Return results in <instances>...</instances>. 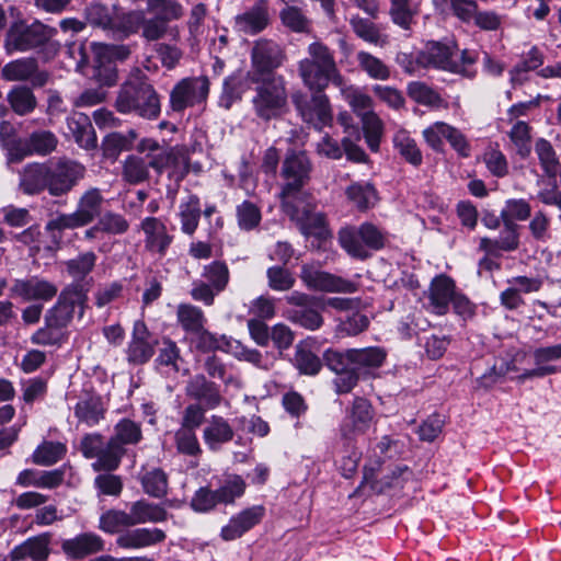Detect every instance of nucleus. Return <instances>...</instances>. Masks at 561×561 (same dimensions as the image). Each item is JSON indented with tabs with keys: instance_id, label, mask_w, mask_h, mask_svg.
<instances>
[{
	"instance_id": "4d7b16f0",
	"label": "nucleus",
	"mask_w": 561,
	"mask_h": 561,
	"mask_svg": "<svg viewBox=\"0 0 561 561\" xmlns=\"http://www.w3.org/2000/svg\"><path fill=\"white\" fill-rule=\"evenodd\" d=\"M66 445L59 442H44L34 450L32 462L38 466H51L66 454Z\"/></svg>"
},
{
	"instance_id": "ea45409f",
	"label": "nucleus",
	"mask_w": 561,
	"mask_h": 561,
	"mask_svg": "<svg viewBox=\"0 0 561 561\" xmlns=\"http://www.w3.org/2000/svg\"><path fill=\"white\" fill-rule=\"evenodd\" d=\"M421 0H391L390 15L394 24L409 30L420 12Z\"/></svg>"
},
{
	"instance_id": "cd10ccee",
	"label": "nucleus",
	"mask_w": 561,
	"mask_h": 561,
	"mask_svg": "<svg viewBox=\"0 0 561 561\" xmlns=\"http://www.w3.org/2000/svg\"><path fill=\"white\" fill-rule=\"evenodd\" d=\"M66 135L71 137L76 144L83 149H94L96 147V135L88 115L83 113H73L67 118Z\"/></svg>"
},
{
	"instance_id": "6e6552de",
	"label": "nucleus",
	"mask_w": 561,
	"mask_h": 561,
	"mask_svg": "<svg viewBox=\"0 0 561 561\" xmlns=\"http://www.w3.org/2000/svg\"><path fill=\"white\" fill-rule=\"evenodd\" d=\"M286 60L285 48L274 39L261 37L254 41L251 48V70L247 78L250 81L261 80L262 77L279 76L275 70Z\"/></svg>"
},
{
	"instance_id": "774afa93",
	"label": "nucleus",
	"mask_w": 561,
	"mask_h": 561,
	"mask_svg": "<svg viewBox=\"0 0 561 561\" xmlns=\"http://www.w3.org/2000/svg\"><path fill=\"white\" fill-rule=\"evenodd\" d=\"M508 136L515 146L517 153L522 158L528 157L531 151V136L529 125L524 121L514 122Z\"/></svg>"
},
{
	"instance_id": "a878e982",
	"label": "nucleus",
	"mask_w": 561,
	"mask_h": 561,
	"mask_svg": "<svg viewBox=\"0 0 561 561\" xmlns=\"http://www.w3.org/2000/svg\"><path fill=\"white\" fill-rule=\"evenodd\" d=\"M103 549V539L94 533H82L61 542L62 552L71 560H81Z\"/></svg>"
},
{
	"instance_id": "c9c22d12",
	"label": "nucleus",
	"mask_w": 561,
	"mask_h": 561,
	"mask_svg": "<svg viewBox=\"0 0 561 561\" xmlns=\"http://www.w3.org/2000/svg\"><path fill=\"white\" fill-rule=\"evenodd\" d=\"M129 512L134 526L146 523H161L168 518V512L162 505L146 500L134 502Z\"/></svg>"
},
{
	"instance_id": "f3484780",
	"label": "nucleus",
	"mask_w": 561,
	"mask_h": 561,
	"mask_svg": "<svg viewBox=\"0 0 561 561\" xmlns=\"http://www.w3.org/2000/svg\"><path fill=\"white\" fill-rule=\"evenodd\" d=\"M140 229L145 234V249L160 257L173 242V236L168 232L167 226L157 217H145L140 221Z\"/></svg>"
},
{
	"instance_id": "6e6d98bb",
	"label": "nucleus",
	"mask_w": 561,
	"mask_h": 561,
	"mask_svg": "<svg viewBox=\"0 0 561 561\" xmlns=\"http://www.w3.org/2000/svg\"><path fill=\"white\" fill-rule=\"evenodd\" d=\"M247 87L241 73H233L225 79L222 93L219 99V104L226 110H229L233 103L242 99Z\"/></svg>"
},
{
	"instance_id": "bb28decb",
	"label": "nucleus",
	"mask_w": 561,
	"mask_h": 561,
	"mask_svg": "<svg viewBox=\"0 0 561 561\" xmlns=\"http://www.w3.org/2000/svg\"><path fill=\"white\" fill-rule=\"evenodd\" d=\"M65 472L61 469L36 470L24 469L15 480V484L22 488H38L53 490L62 484Z\"/></svg>"
},
{
	"instance_id": "58836bf2",
	"label": "nucleus",
	"mask_w": 561,
	"mask_h": 561,
	"mask_svg": "<svg viewBox=\"0 0 561 561\" xmlns=\"http://www.w3.org/2000/svg\"><path fill=\"white\" fill-rule=\"evenodd\" d=\"M393 147L397 152L412 165H420L423 157L414 138L405 129L396 131L392 138Z\"/></svg>"
},
{
	"instance_id": "7ed1b4c3",
	"label": "nucleus",
	"mask_w": 561,
	"mask_h": 561,
	"mask_svg": "<svg viewBox=\"0 0 561 561\" xmlns=\"http://www.w3.org/2000/svg\"><path fill=\"white\" fill-rule=\"evenodd\" d=\"M115 107L122 114L135 113L147 119H156L161 111L159 95L141 77L131 78L122 85Z\"/></svg>"
},
{
	"instance_id": "4be33fe9",
	"label": "nucleus",
	"mask_w": 561,
	"mask_h": 561,
	"mask_svg": "<svg viewBox=\"0 0 561 561\" xmlns=\"http://www.w3.org/2000/svg\"><path fill=\"white\" fill-rule=\"evenodd\" d=\"M265 515V508L262 505L241 511L232 516L229 523L221 528L220 536L225 541H231L240 538L243 534L257 525Z\"/></svg>"
},
{
	"instance_id": "e433bc0d",
	"label": "nucleus",
	"mask_w": 561,
	"mask_h": 561,
	"mask_svg": "<svg viewBox=\"0 0 561 561\" xmlns=\"http://www.w3.org/2000/svg\"><path fill=\"white\" fill-rule=\"evenodd\" d=\"M409 98L417 104L432 108H447L445 100L434 89L421 81H412L407 85Z\"/></svg>"
},
{
	"instance_id": "bf43d9fd",
	"label": "nucleus",
	"mask_w": 561,
	"mask_h": 561,
	"mask_svg": "<svg viewBox=\"0 0 561 561\" xmlns=\"http://www.w3.org/2000/svg\"><path fill=\"white\" fill-rule=\"evenodd\" d=\"M178 321L181 327L190 333L199 332L205 322L203 311L193 305L181 304L176 311Z\"/></svg>"
},
{
	"instance_id": "603ef678",
	"label": "nucleus",
	"mask_w": 561,
	"mask_h": 561,
	"mask_svg": "<svg viewBox=\"0 0 561 561\" xmlns=\"http://www.w3.org/2000/svg\"><path fill=\"white\" fill-rule=\"evenodd\" d=\"M245 486V481L241 476L226 474L215 491L220 504H232L236 499L243 495Z\"/></svg>"
},
{
	"instance_id": "c85d7f7f",
	"label": "nucleus",
	"mask_w": 561,
	"mask_h": 561,
	"mask_svg": "<svg viewBox=\"0 0 561 561\" xmlns=\"http://www.w3.org/2000/svg\"><path fill=\"white\" fill-rule=\"evenodd\" d=\"M165 534L159 528H136L122 533L116 543L123 549H142L162 542Z\"/></svg>"
},
{
	"instance_id": "37998d69",
	"label": "nucleus",
	"mask_w": 561,
	"mask_h": 561,
	"mask_svg": "<svg viewBox=\"0 0 561 561\" xmlns=\"http://www.w3.org/2000/svg\"><path fill=\"white\" fill-rule=\"evenodd\" d=\"M285 317L293 322L306 330L316 331L319 330L323 324V317L316 304L310 305L307 308H293L286 311Z\"/></svg>"
},
{
	"instance_id": "aec40b11",
	"label": "nucleus",
	"mask_w": 561,
	"mask_h": 561,
	"mask_svg": "<svg viewBox=\"0 0 561 561\" xmlns=\"http://www.w3.org/2000/svg\"><path fill=\"white\" fill-rule=\"evenodd\" d=\"M374 419L370 403L364 398H355L351 413L341 427L342 436L353 439L357 435L366 433Z\"/></svg>"
},
{
	"instance_id": "f03ea898",
	"label": "nucleus",
	"mask_w": 561,
	"mask_h": 561,
	"mask_svg": "<svg viewBox=\"0 0 561 561\" xmlns=\"http://www.w3.org/2000/svg\"><path fill=\"white\" fill-rule=\"evenodd\" d=\"M308 57L298 61L297 70L304 85L311 92H323L329 83L337 87L343 79L333 51L321 42L308 46Z\"/></svg>"
},
{
	"instance_id": "20e7f679",
	"label": "nucleus",
	"mask_w": 561,
	"mask_h": 561,
	"mask_svg": "<svg viewBox=\"0 0 561 561\" xmlns=\"http://www.w3.org/2000/svg\"><path fill=\"white\" fill-rule=\"evenodd\" d=\"M255 84L252 106L255 115L263 121L280 117L288 110V89L284 76L262 77L251 81Z\"/></svg>"
},
{
	"instance_id": "c756f323",
	"label": "nucleus",
	"mask_w": 561,
	"mask_h": 561,
	"mask_svg": "<svg viewBox=\"0 0 561 561\" xmlns=\"http://www.w3.org/2000/svg\"><path fill=\"white\" fill-rule=\"evenodd\" d=\"M125 24L135 32L139 26L142 27V36L147 41H158L162 38L168 31V23L157 16L146 19L142 11L130 12L125 16Z\"/></svg>"
},
{
	"instance_id": "2f4dec72",
	"label": "nucleus",
	"mask_w": 561,
	"mask_h": 561,
	"mask_svg": "<svg viewBox=\"0 0 561 561\" xmlns=\"http://www.w3.org/2000/svg\"><path fill=\"white\" fill-rule=\"evenodd\" d=\"M104 202L105 198L98 187H90L81 194L76 211L85 226L101 216Z\"/></svg>"
},
{
	"instance_id": "5701e85b",
	"label": "nucleus",
	"mask_w": 561,
	"mask_h": 561,
	"mask_svg": "<svg viewBox=\"0 0 561 561\" xmlns=\"http://www.w3.org/2000/svg\"><path fill=\"white\" fill-rule=\"evenodd\" d=\"M185 393L208 410L216 409L222 400L218 386L207 380L204 375L191 378L185 387Z\"/></svg>"
},
{
	"instance_id": "9b49d317",
	"label": "nucleus",
	"mask_w": 561,
	"mask_h": 561,
	"mask_svg": "<svg viewBox=\"0 0 561 561\" xmlns=\"http://www.w3.org/2000/svg\"><path fill=\"white\" fill-rule=\"evenodd\" d=\"M306 197L293 201V209L283 207L284 211L297 222L300 232L305 237H314L324 240L330 231L327 226L325 216L314 211L310 204L305 203Z\"/></svg>"
},
{
	"instance_id": "f8f14e48",
	"label": "nucleus",
	"mask_w": 561,
	"mask_h": 561,
	"mask_svg": "<svg viewBox=\"0 0 561 561\" xmlns=\"http://www.w3.org/2000/svg\"><path fill=\"white\" fill-rule=\"evenodd\" d=\"M300 278L305 286L311 290L343 294H352L357 290V285L354 282L331 274L311 264L302 265Z\"/></svg>"
},
{
	"instance_id": "c03bdc74",
	"label": "nucleus",
	"mask_w": 561,
	"mask_h": 561,
	"mask_svg": "<svg viewBox=\"0 0 561 561\" xmlns=\"http://www.w3.org/2000/svg\"><path fill=\"white\" fill-rule=\"evenodd\" d=\"M356 60L359 69L373 80L386 81L391 76L390 68L380 58L368 51H357Z\"/></svg>"
},
{
	"instance_id": "69168bd1",
	"label": "nucleus",
	"mask_w": 561,
	"mask_h": 561,
	"mask_svg": "<svg viewBox=\"0 0 561 561\" xmlns=\"http://www.w3.org/2000/svg\"><path fill=\"white\" fill-rule=\"evenodd\" d=\"M112 438L123 447L136 445L142 438L140 425L129 419H123L114 426Z\"/></svg>"
},
{
	"instance_id": "4468645a",
	"label": "nucleus",
	"mask_w": 561,
	"mask_h": 561,
	"mask_svg": "<svg viewBox=\"0 0 561 561\" xmlns=\"http://www.w3.org/2000/svg\"><path fill=\"white\" fill-rule=\"evenodd\" d=\"M85 175V167L71 160L59 161L49 167L48 192L51 196L69 193Z\"/></svg>"
},
{
	"instance_id": "a18cd8bd",
	"label": "nucleus",
	"mask_w": 561,
	"mask_h": 561,
	"mask_svg": "<svg viewBox=\"0 0 561 561\" xmlns=\"http://www.w3.org/2000/svg\"><path fill=\"white\" fill-rule=\"evenodd\" d=\"M124 454L125 447L121 446L111 437L108 442L104 444L96 461L92 463V468L94 471H113L118 468Z\"/></svg>"
},
{
	"instance_id": "393cba45",
	"label": "nucleus",
	"mask_w": 561,
	"mask_h": 561,
	"mask_svg": "<svg viewBox=\"0 0 561 561\" xmlns=\"http://www.w3.org/2000/svg\"><path fill=\"white\" fill-rule=\"evenodd\" d=\"M519 247L518 225L503 221V228L497 238H481L479 248L490 255H500L501 252H512Z\"/></svg>"
},
{
	"instance_id": "412c9836",
	"label": "nucleus",
	"mask_w": 561,
	"mask_h": 561,
	"mask_svg": "<svg viewBox=\"0 0 561 561\" xmlns=\"http://www.w3.org/2000/svg\"><path fill=\"white\" fill-rule=\"evenodd\" d=\"M456 293L457 290L454 279L445 274L435 276L431 282L427 291L431 310L437 316L446 314Z\"/></svg>"
},
{
	"instance_id": "338daca9",
	"label": "nucleus",
	"mask_w": 561,
	"mask_h": 561,
	"mask_svg": "<svg viewBox=\"0 0 561 561\" xmlns=\"http://www.w3.org/2000/svg\"><path fill=\"white\" fill-rule=\"evenodd\" d=\"M144 491L156 499H162L168 493V477L161 469L148 471L141 478Z\"/></svg>"
},
{
	"instance_id": "0e129e2a",
	"label": "nucleus",
	"mask_w": 561,
	"mask_h": 561,
	"mask_svg": "<svg viewBox=\"0 0 561 561\" xmlns=\"http://www.w3.org/2000/svg\"><path fill=\"white\" fill-rule=\"evenodd\" d=\"M130 512L108 510L100 516L99 528L107 534H115L121 528L133 527Z\"/></svg>"
},
{
	"instance_id": "864d4df0",
	"label": "nucleus",
	"mask_w": 561,
	"mask_h": 561,
	"mask_svg": "<svg viewBox=\"0 0 561 561\" xmlns=\"http://www.w3.org/2000/svg\"><path fill=\"white\" fill-rule=\"evenodd\" d=\"M37 70L34 58H20L8 62L1 70L2 77L8 81L28 80Z\"/></svg>"
},
{
	"instance_id": "a19ab883",
	"label": "nucleus",
	"mask_w": 561,
	"mask_h": 561,
	"mask_svg": "<svg viewBox=\"0 0 561 561\" xmlns=\"http://www.w3.org/2000/svg\"><path fill=\"white\" fill-rule=\"evenodd\" d=\"M139 4L142 0H131ZM149 13H154L157 18L167 23L180 20L184 15V8L178 0H144Z\"/></svg>"
},
{
	"instance_id": "1a4fd4ad",
	"label": "nucleus",
	"mask_w": 561,
	"mask_h": 561,
	"mask_svg": "<svg viewBox=\"0 0 561 561\" xmlns=\"http://www.w3.org/2000/svg\"><path fill=\"white\" fill-rule=\"evenodd\" d=\"M209 80L205 76L184 78L179 81L170 94V105L175 112L201 105L209 94Z\"/></svg>"
},
{
	"instance_id": "7c9ffc66",
	"label": "nucleus",
	"mask_w": 561,
	"mask_h": 561,
	"mask_svg": "<svg viewBox=\"0 0 561 561\" xmlns=\"http://www.w3.org/2000/svg\"><path fill=\"white\" fill-rule=\"evenodd\" d=\"M234 432L231 425L219 415H211L207 426L203 431V438L207 447L217 451L226 443L233 438Z\"/></svg>"
},
{
	"instance_id": "72a5a7b5",
	"label": "nucleus",
	"mask_w": 561,
	"mask_h": 561,
	"mask_svg": "<svg viewBox=\"0 0 561 561\" xmlns=\"http://www.w3.org/2000/svg\"><path fill=\"white\" fill-rule=\"evenodd\" d=\"M49 167L43 163L27 164L20 179V186L25 194H37L43 190L48 191Z\"/></svg>"
},
{
	"instance_id": "0eeeda50",
	"label": "nucleus",
	"mask_w": 561,
	"mask_h": 561,
	"mask_svg": "<svg viewBox=\"0 0 561 561\" xmlns=\"http://www.w3.org/2000/svg\"><path fill=\"white\" fill-rule=\"evenodd\" d=\"M311 172V162L304 151L288 152L283 165L282 178L285 180L279 194L282 207L293 209V201L306 197L302 187L309 181Z\"/></svg>"
},
{
	"instance_id": "473e14b6",
	"label": "nucleus",
	"mask_w": 561,
	"mask_h": 561,
	"mask_svg": "<svg viewBox=\"0 0 561 561\" xmlns=\"http://www.w3.org/2000/svg\"><path fill=\"white\" fill-rule=\"evenodd\" d=\"M50 553L49 549V536L48 535H39L32 538L26 539L21 545L15 546L9 553V558L11 561H22L24 559L30 558L42 559L48 558Z\"/></svg>"
},
{
	"instance_id": "79ce46f5",
	"label": "nucleus",
	"mask_w": 561,
	"mask_h": 561,
	"mask_svg": "<svg viewBox=\"0 0 561 561\" xmlns=\"http://www.w3.org/2000/svg\"><path fill=\"white\" fill-rule=\"evenodd\" d=\"M44 327L36 330L32 336L31 342L41 346H60L67 340V333L64 328L44 318Z\"/></svg>"
},
{
	"instance_id": "f704fd0d",
	"label": "nucleus",
	"mask_w": 561,
	"mask_h": 561,
	"mask_svg": "<svg viewBox=\"0 0 561 561\" xmlns=\"http://www.w3.org/2000/svg\"><path fill=\"white\" fill-rule=\"evenodd\" d=\"M336 88H339L341 96L357 116L363 117L364 114L374 112V101L363 89L347 83L344 78Z\"/></svg>"
},
{
	"instance_id": "4c0bfd02",
	"label": "nucleus",
	"mask_w": 561,
	"mask_h": 561,
	"mask_svg": "<svg viewBox=\"0 0 561 561\" xmlns=\"http://www.w3.org/2000/svg\"><path fill=\"white\" fill-rule=\"evenodd\" d=\"M201 214L199 198L196 195H190L179 206L181 231L187 236L194 234L199 224Z\"/></svg>"
},
{
	"instance_id": "dca6fc26",
	"label": "nucleus",
	"mask_w": 561,
	"mask_h": 561,
	"mask_svg": "<svg viewBox=\"0 0 561 561\" xmlns=\"http://www.w3.org/2000/svg\"><path fill=\"white\" fill-rule=\"evenodd\" d=\"M270 24L271 14L267 0H255L250 8L237 14L233 20L234 30L249 36L262 33Z\"/></svg>"
},
{
	"instance_id": "13d9d810",
	"label": "nucleus",
	"mask_w": 561,
	"mask_h": 561,
	"mask_svg": "<svg viewBox=\"0 0 561 561\" xmlns=\"http://www.w3.org/2000/svg\"><path fill=\"white\" fill-rule=\"evenodd\" d=\"M363 131L368 148L377 152L379 150L380 140L383 135V123L375 112H369L360 117Z\"/></svg>"
},
{
	"instance_id": "ddd939ff",
	"label": "nucleus",
	"mask_w": 561,
	"mask_h": 561,
	"mask_svg": "<svg viewBox=\"0 0 561 561\" xmlns=\"http://www.w3.org/2000/svg\"><path fill=\"white\" fill-rule=\"evenodd\" d=\"M293 101L305 123L318 130L331 125L333 112L330 100L323 92H313L309 100L295 95Z\"/></svg>"
},
{
	"instance_id": "6ab92c4d",
	"label": "nucleus",
	"mask_w": 561,
	"mask_h": 561,
	"mask_svg": "<svg viewBox=\"0 0 561 561\" xmlns=\"http://www.w3.org/2000/svg\"><path fill=\"white\" fill-rule=\"evenodd\" d=\"M156 343L145 322L136 321L127 347L128 362L137 365L147 363L154 354Z\"/></svg>"
},
{
	"instance_id": "9d476101",
	"label": "nucleus",
	"mask_w": 561,
	"mask_h": 561,
	"mask_svg": "<svg viewBox=\"0 0 561 561\" xmlns=\"http://www.w3.org/2000/svg\"><path fill=\"white\" fill-rule=\"evenodd\" d=\"M85 302L87 294L83 288L78 285L69 286L60 293L58 301L46 312L45 317L65 329L76 313L82 318Z\"/></svg>"
},
{
	"instance_id": "39448f33",
	"label": "nucleus",
	"mask_w": 561,
	"mask_h": 561,
	"mask_svg": "<svg viewBox=\"0 0 561 561\" xmlns=\"http://www.w3.org/2000/svg\"><path fill=\"white\" fill-rule=\"evenodd\" d=\"M56 33V28L49 27L39 21H34L32 24L16 21L8 30L4 48L8 54H13L45 46L47 54L55 55L59 49V44L50 39Z\"/></svg>"
},
{
	"instance_id": "09e8293b",
	"label": "nucleus",
	"mask_w": 561,
	"mask_h": 561,
	"mask_svg": "<svg viewBox=\"0 0 561 561\" xmlns=\"http://www.w3.org/2000/svg\"><path fill=\"white\" fill-rule=\"evenodd\" d=\"M350 24L353 32L363 41L376 46L387 44V37L380 33L378 26L371 21L354 15L351 18Z\"/></svg>"
},
{
	"instance_id": "5fc2aeb1",
	"label": "nucleus",
	"mask_w": 561,
	"mask_h": 561,
	"mask_svg": "<svg viewBox=\"0 0 561 561\" xmlns=\"http://www.w3.org/2000/svg\"><path fill=\"white\" fill-rule=\"evenodd\" d=\"M279 20L283 26L295 33H308L311 27V21L297 5L283 7L279 11Z\"/></svg>"
},
{
	"instance_id": "8fccbe9b",
	"label": "nucleus",
	"mask_w": 561,
	"mask_h": 561,
	"mask_svg": "<svg viewBox=\"0 0 561 561\" xmlns=\"http://www.w3.org/2000/svg\"><path fill=\"white\" fill-rule=\"evenodd\" d=\"M136 133L129 130L128 134L111 133L104 137L102 141L103 156L107 159L115 160L124 150L131 148Z\"/></svg>"
},
{
	"instance_id": "f257e3e1",
	"label": "nucleus",
	"mask_w": 561,
	"mask_h": 561,
	"mask_svg": "<svg viewBox=\"0 0 561 561\" xmlns=\"http://www.w3.org/2000/svg\"><path fill=\"white\" fill-rule=\"evenodd\" d=\"M386 357L385 350L377 346L343 352L327 350L323 354L327 367L336 375L333 383L339 394L351 392L362 377L371 376L374 370L382 366Z\"/></svg>"
},
{
	"instance_id": "3c124183",
	"label": "nucleus",
	"mask_w": 561,
	"mask_h": 561,
	"mask_svg": "<svg viewBox=\"0 0 561 561\" xmlns=\"http://www.w3.org/2000/svg\"><path fill=\"white\" fill-rule=\"evenodd\" d=\"M13 112L18 115H26L36 107V98L32 89L24 85L14 87L7 96Z\"/></svg>"
},
{
	"instance_id": "b1692460",
	"label": "nucleus",
	"mask_w": 561,
	"mask_h": 561,
	"mask_svg": "<svg viewBox=\"0 0 561 561\" xmlns=\"http://www.w3.org/2000/svg\"><path fill=\"white\" fill-rule=\"evenodd\" d=\"M150 150L153 153H148L145 158L148 163V168L162 172L168 167H179L181 170V178L190 171V161L184 150H162L157 142H152Z\"/></svg>"
},
{
	"instance_id": "e2e57ef3",
	"label": "nucleus",
	"mask_w": 561,
	"mask_h": 561,
	"mask_svg": "<svg viewBox=\"0 0 561 561\" xmlns=\"http://www.w3.org/2000/svg\"><path fill=\"white\" fill-rule=\"evenodd\" d=\"M202 277L211 285L217 293L225 290L229 283V268L225 262L213 261L203 267Z\"/></svg>"
},
{
	"instance_id": "de8ad7c7",
	"label": "nucleus",
	"mask_w": 561,
	"mask_h": 561,
	"mask_svg": "<svg viewBox=\"0 0 561 561\" xmlns=\"http://www.w3.org/2000/svg\"><path fill=\"white\" fill-rule=\"evenodd\" d=\"M104 409L99 397L81 399L75 407V415L89 426H93L103 419Z\"/></svg>"
},
{
	"instance_id": "052dcab7",
	"label": "nucleus",
	"mask_w": 561,
	"mask_h": 561,
	"mask_svg": "<svg viewBox=\"0 0 561 561\" xmlns=\"http://www.w3.org/2000/svg\"><path fill=\"white\" fill-rule=\"evenodd\" d=\"M535 152L545 174L554 179L557 176L559 160L552 145L548 140L540 138L535 144Z\"/></svg>"
},
{
	"instance_id": "a211bd4d",
	"label": "nucleus",
	"mask_w": 561,
	"mask_h": 561,
	"mask_svg": "<svg viewBox=\"0 0 561 561\" xmlns=\"http://www.w3.org/2000/svg\"><path fill=\"white\" fill-rule=\"evenodd\" d=\"M10 290L12 296L20 297L24 301H48L57 295L58 288L49 280L33 276L25 279H15Z\"/></svg>"
},
{
	"instance_id": "2eb2a0df",
	"label": "nucleus",
	"mask_w": 561,
	"mask_h": 561,
	"mask_svg": "<svg viewBox=\"0 0 561 561\" xmlns=\"http://www.w3.org/2000/svg\"><path fill=\"white\" fill-rule=\"evenodd\" d=\"M422 67H433L455 73H467V70L455 58L454 47L439 42H428L416 55Z\"/></svg>"
},
{
	"instance_id": "423d86ee",
	"label": "nucleus",
	"mask_w": 561,
	"mask_h": 561,
	"mask_svg": "<svg viewBox=\"0 0 561 561\" xmlns=\"http://www.w3.org/2000/svg\"><path fill=\"white\" fill-rule=\"evenodd\" d=\"M337 240L341 248L352 257L365 260L369 251H378L385 247L386 234L371 222L358 227L347 226L339 231Z\"/></svg>"
},
{
	"instance_id": "49530a36",
	"label": "nucleus",
	"mask_w": 561,
	"mask_h": 561,
	"mask_svg": "<svg viewBox=\"0 0 561 561\" xmlns=\"http://www.w3.org/2000/svg\"><path fill=\"white\" fill-rule=\"evenodd\" d=\"M345 193L347 198L359 210H366L375 206L378 199L377 191L370 183H353L346 188Z\"/></svg>"
},
{
	"instance_id": "680f3d73",
	"label": "nucleus",
	"mask_w": 561,
	"mask_h": 561,
	"mask_svg": "<svg viewBox=\"0 0 561 561\" xmlns=\"http://www.w3.org/2000/svg\"><path fill=\"white\" fill-rule=\"evenodd\" d=\"M92 51L95 58V67L101 68L113 60L126 59L130 50L124 45L92 44Z\"/></svg>"
}]
</instances>
